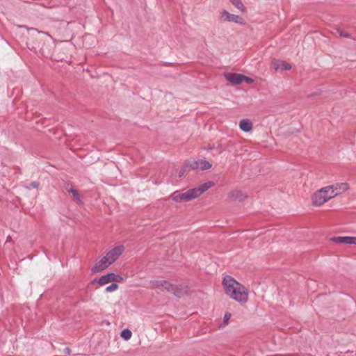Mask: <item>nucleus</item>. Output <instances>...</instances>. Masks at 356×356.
Masks as SVG:
<instances>
[{"label": "nucleus", "instance_id": "obj_1", "mask_svg": "<svg viewBox=\"0 0 356 356\" xmlns=\"http://www.w3.org/2000/svg\"><path fill=\"white\" fill-rule=\"evenodd\" d=\"M222 287L225 294L231 300L244 305L250 296L248 289L230 275H225L222 280Z\"/></svg>", "mask_w": 356, "mask_h": 356}, {"label": "nucleus", "instance_id": "obj_2", "mask_svg": "<svg viewBox=\"0 0 356 356\" xmlns=\"http://www.w3.org/2000/svg\"><path fill=\"white\" fill-rule=\"evenodd\" d=\"M350 189L347 182H337L317 190L312 195V203L315 207H321L329 200L341 195Z\"/></svg>", "mask_w": 356, "mask_h": 356}, {"label": "nucleus", "instance_id": "obj_3", "mask_svg": "<svg viewBox=\"0 0 356 356\" xmlns=\"http://www.w3.org/2000/svg\"><path fill=\"white\" fill-rule=\"evenodd\" d=\"M213 186V182L208 181L198 187L189 189L184 192L177 191L171 194L170 197L175 202L181 203L189 202L200 197L203 193L207 191Z\"/></svg>", "mask_w": 356, "mask_h": 356}, {"label": "nucleus", "instance_id": "obj_4", "mask_svg": "<svg viewBox=\"0 0 356 356\" xmlns=\"http://www.w3.org/2000/svg\"><path fill=\"white\" fill-rule=\"evenodd\" d=\"M123 280V278L119 275H116L113 273H107L104 275L101 276L99 278L95 279L92 284H94L97 283L98 284V286H103L108 283L111 282H120Z\"/></svg>", "mask_w": 356, "mask_h": 356}, {"label": "nucleus", "instance_id": "obj_5", "mask_svg": "<svg viewBox=\"0 0 356 356\" xmlns=\"http://www.w3.org/2000/svg\"><path fill=\"white\" fill-rule=\"evenodd\" d=\"M220 19L224 22H234L240 25L246 24L244 18L237 15L231 14L227 10H222L220 13Z\"/></svg>", "mask_w": 356, "mask_h": 356}, {"label": "nucleus", "instance_id": "obj_6", "mask_svg": "<svg viewBox=\"0 0 356 356\" xmlns=\"http://www.w3.org/2000/svg\"><path fill=\"white\" fill-rule=\"evenodd\" d=\"M124 251V246L120 245L111 249L106 254V257L111 263L113 264L122 254Z\"/></svg>", "mask_w": 356, "mask_h": 356}, {"label": "nucleus", "instance_id": "obj_7", "mask_svg": "<svg viewBox=\"0 0 356 356\" xmlns=\"http://www.w3.org/2000/svg\"><path fill=\"white\" fill-rule=\"evenodd\" d=\"M111 265V264L106 258V257L104 256L103 257L95 261L93 266L91 268V272L93 274L101 273L103 270H106Z\"/></svg>", "mask_w": 356, "mask_h": 356}, {"label": "nucleus", "instance_id": "obj_8", "mask_svg": "<svg viewBox=\"0 0 356 356\" xmlns=\"http://www.w3.org/2000/svg\"><path fill=\"white\" fill-rule=\"evenodd\" d=\"M172 282L165 280H158L153 281L152 282V288L154 289H159L162 291H168L171 292L172 290Z\"/></svg>", "mask_w": 356, "mask_h": 356}, {"label": "nucleus", "instance_id": "obj_9", "mask_svg": "<svg viewBox=\"0 0 356 356\" xmlns=\"http://www.w3.org/2000/svg\"><path fill=\"white\" fill-rule=\"evenodd\" d=\"M247 197L246 193L238 189L232 190L227 193V200L229 202H243Z\"/></svg>", "mask_w": 356, "mask_h": 356}, {"label": "nucleus", "instance_id": "obj_10", "mask_svg": "<svg viewBox=\"0 0 356 356\" xmlns=\"http://www.w3.org/2000/svg\"><path fill=\"white\" fill-rule=\"evenodd\" d=\"M271 67L274 69L276 72H284V71H289L291 69V64L286 63V61L278 60V59H273L271 62Z\"/></svg>", "mask_w": 356, "mask_h": 356}, {"label": "nucleus", "instance_id": "obj_11", "mask_svg": "<svg viewBox=\"0 0 356 356\" xmlns=\"http://www.w3.org/2000/svg\"><path fill=\"white\" fill-rule=\"evenodd\" d=\"M188 286L185 284H172V290L171 293H172L175 296L177 297H181L186 294L188 291Z\"/></svg>", "mask_w": 356, "mask_h": 356}, {"label": "nucleus", "instance_id": "obj_12", "mask_svg": "<svg viewBox=\"0 0 356 356\" xmlns=\"http://www.w3.org/2000/svg\"><path fill=\"white\" fill-rule=\"evenodd\" d=\"M225 77L232 84H240L242 83L243 75L241 74L227 72L225 74Z\"/></svg>", "mask_w": 356, "mask_h": 356}, {"label": "nucleus", "instance_id": "obj_13", "mask_svg": "<svg viewBox=\"0 0 356 356\" xmlns=\"http://www.w3.org/2000/svg\"><path fill=\"white\" fill-rule=\"evenodd\" d=\"M211 165L207 161L200 160L194 162L191 165V168L196 170H204L211 168Z\"/></svg>", "mask_w": 356, "mask_h": 356}, {"label": "nucleus", "instance_id": "obj_14", "mask_svg": "<svg viewBox=\"0 0 356 356\" xmlns=\"http://www.w3.org/2000/svg\"><path fill=\"white\" fill-rule=\"evenodd\" d=\"M239 128L244 132H250L253 128V124L249 119H243L239 122Z\"/></svg>", "mask_w": 356, "mask_h": 356}, {"label": "nucleus", "instance_id": "obj_15", "mask_svg": "<svg viewBox=\"0 0 356 356\" xmlns=\"http://www.w3.org/2000/svg\"><path fill=\"white\" fill-rule=\"evenodd\" d=\"M336 241L340 243L346 244H355L356 245V237L345 236L339 237L336 239Z\"/></svg>", "mask_w": 356, "mask_h": 356}, {"label": "nucleus", "instance_id": "obj_16", "mask_svg": "<svg viewBox=\"0 0 356 356\" xmlns=\"http://www.w3.org/2000/svg\"><path fill=\"white\" fill-rule=\"evenodd\" d=\"M230 2L242 13L246 12V8L241 0H230Z\"/></svg>", "mask_w": 356, "mask_h": 356}, {"label": "nucleus", "instance_id": "obj_17", "mask_svg": "<svg viewBox=\"0 0 356 356\" xmlns=\"http://www.w3.org/2000/svg\"><path fill=\"white\" fill-rule=\"evenodd\" d=\"M120 337L125 341H128L131 338L132 332L129 329H124L121 332Z\"/></svg>", "mask_w": 356, "mask_h": 356}, {"label": "nucleus", "instance_id": "obj_18", "mask_svg": "<svg viewBox=\"0 0 356 356\" xmlns=\"http://www.w3.org/2000/svg\"><path fill=\"white\" fill-rule=\"evenodd\" d=\"M70 193H71L72 194L73 197L78 203H81V197L76 190H75L74 188H71L70 190Z\"/></svg>", "mask_w": 356, "mask_h": 356}, {"label": "nucleus", "instance_id": "obj_19", "mask_svg": "<svg viewBox=\"0 0 356 356\" xmlns=\"http://www.w3.org/2000/svg\"><path fill=\"white\" fill-rule=\"evenodd\" d=\"M119 286L118 284L115 283H112L110 286H107L106 288V292H113L116 291L118 289Z\"/></svg>", "mask_w": 356, "mask_h": 356}, {"label": "nucleus", "instance_id": "obj_20", "mask_svg": "<svg viewBox=\"0 0 356 356\" xmlns=\"http://www.w3.org/2000/svg\"><path fill=\"white\" fill-rule=\"evenodd\" d=\"M231 316H232V314L229 312H226L225 314L224 317H223V323H224L225 325H227L228 324L229 321Z\"/></svg>", "mask_w": 356, "mask_h": 356}, {"label": "nucleus", "instance_id": "obj_21", "mask_svg": "<svg viewBox=\"0 0 356 356\" xmlns=\"http://www.w3.org/2000/svg\"><path fill=\"white\" fill-rule=\"evenodd\" d=\"M243 81H245L248 83H252L254 82V80L250 78V77H248V76H244L243 75V78L242 79V82Z\"/></svg>", "mask_w": 356, "mask_h": 356}, {"label": "nucleus", "instance_id": "obj_22", "mask_svg": "<svg viewBox=\"0 0 356 356\" xmlns=\"http://www.w3.org/2000/svg\"><path fill=\"white\" fill-rule=\"evenodd\" d=\"M188 166H184L179 172V177L184 176L186 172L188 170Z\"/></svg>", "mask_w": 356, "mask_h": 356}, {"label": "nucleus", "instance_id": "obj_23", "mask_svg": "<svg viewBox=\"0 0 356 356\" xmlns=\"http://www.w3.org/2000/svg\"><path fill=\"white\" fill-rule=\"evenodd\" d=\"M38 33H42V34L45 35L47 37L51 38V36L48 33H44V32H38Z\"/></svg>", "mask_w": 356, "mask_h": 356}, {"label": "nucleus", "instance_id": "obj_24", "mask_svg": "<svg viewBox=\"0 0 356 356\" xmlns=\"http://www.w3.org/2000/svg\"><path fill=\"white\" fill-rule=\"evenodd\" d=\"M339 33H340V35H341V36H343V37H348V34H343L341 32H340Z\"/></svg>", "mask_w": 356, "mask_h": 356}]
</instances>
